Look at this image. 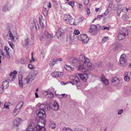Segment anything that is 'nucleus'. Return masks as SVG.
Wrapping results in <instances>:
<instances>
[{
  "instance_id": "f257e3e1",
  "label": "nucleus",
  "mask_w": 131,
  "mask_h": 131,
  "mask_svg": "<svg viewBox=\"0 0 131 131\" xmlns=\"http://www.w3.org/2000/svg\"><path fill=\"white\" fill-rule=\"evenodd\" d=\"M43 126H40L38 124L36 127L32 126L31 124H29L27 129V131H46L45 128Z\"/></svg>"
},
{
  "instance_id": "f03ea898",
  "label": "nucleus",
  "mask_w": 131,
  "mask_h": 131,
  "mask_svg": "<svg viewBox=\"0 0 131 131\" xmlns=\"http://www.w3.org/2000/svg\"><path fill=\"white\" fill-rule=\"evenodd\" d=\"M128 35V30L125 28H122L118 34V39L119 40L124 39Z\"/></svg>"
},
{
  "instance_id": "7ed1b4c3",
  "label": "nucleus",
  "mask_w": 131,
  "mask_h": 131,
  "mask_svg": "<svg viewBox=\"0 0 131 131\" xmlns=\"http://www.w3.org/2000/svg\"><path fill=\"white\" fill-rule=\"evenodd\" d=\"M72 64L78 68V70L79 71H84L85 66H81L79 61L77 59H74L72 60Z\"/></svg>"
},
{
  "instance_id": "20e7f679",
  "label": "nucleus",
  "mask_w": 131,
  "mask_h": 131,
  "mask_svg": "<svg viewBox=\"0 0 131 131\" xmlns=\"http://www.w3.org/2000/svg\"><path fill=\"white\" fill-rule=\"evenodd\" d=\"M104 27L103 26L101 27L99 24H97L96 25H92L90 28L89 29V32L94 35L96 34L97 33V30L99 28H100L101 29H102Z\"/></svg>"
},
{
  "instance_id": "39448f33",
  "label": "nucleus",
  "mask_w": 131,
  "mask_h": 131,
  "mask_svg": "<svg viewBox=\"0 0 131 131\" xmlns=\"http://www.w3.org/2000/svg\"><path fill=\"white\" fill-rule=\"evenodd\" d=\"M6 30L8 32L7 35L9 36L11 41H14V35L12 34V32L13 31V29L11 24H7Z\"/></svg>"
},
{
  "instance_id": "423d86ee",
  "label": "nucleus",
  "mask_w": 131,
  "mask_h": 131,
  "mask_svg": "<svg viewBox=\"0 0 131 131\" xmlns=\"http://www.w3.org/2000/svg\"><path fill=\"white\" fill-rule=\"evenodd\" d=\"M64 19L66 21L69 22L70 24H72L74 25H76V23L74 22L75 19L72 18L70 15H65Z\"/></svg>"
},
{
  "instance_id": "0eeeda50",
  "label": "nucleus",
  "mask_w": 131,
  "mask_h": 131,
  "mask_svg": "<svg viewBox=\"0 0 131 131\" xmlns=\"http://www.w3.org/2000/svg\"><path fill=\"white\" fill-rule=\"evenodd\" d=\"M59 104L56 102H54L53 104H48L46 106L48 110L52 109L55 111H57L59 108Z\"/></svg>"
},
{
  "instance_id": "6e6552de",
  "label": "nucleus",
  "mask_w": 131,
  "mask_h": 131,
  "mask_svg": "<svg viewBox=\"0 0 131 131\" xmlns=\"http://www.w3.org/2000/svg\"><path fill=\"white\" fill-rule=\"evenodd\" d=\"M42 34L41 36L40 37V40H45L47 38L52 39V36L50 35L47 31H44L43 32H42Z\"/></svg>"
},
{
  "instance_id": "1a4fd4ad",
  "label": "nucleus",
  "mask_w": 131,
  "mask_h": 131,
  "mask_svg": "<svg viewBox=\"0 0 131 131\" xmlns=\"http://www.w3.org/2000/svg\"><path fill=\"white\" fill-rule=\"evenodd\" d=\"M126 60L125 55L124 54H122L119 59L120 63L121 66H124L126 65Z\"/></svg>"
},
{
  "instance_id": "9d476101",
  "label": "nucleus",
  "mask_w": 131,
  "mask_h": 131,
  "mask_svg": "<svg viewBox=\"0 0 131 131\" xmlns=\"http://www.w3.org/2000/svg\"><path fill=\"white\" fill-rule=\"evenodd\" d=\"M80 38H81V40H82L84 44L87 43L88 41L89 40V38L87 35H86L82 34L80 36H79L78 38L79 39H80Z\"/></svg>"
},
{
  "instance_id": "9b49d317",
  "label": "nucleus",
  "mask_w": 131,
  "mask_h": 131,
  "mask_svg": "<svg viewBox=\"0 0 131 131\" xmlns=\"http://www.w3.org/2000/svg\"><path fill=\"white\" fill-rule=\"evenodd\" d=\"M40 24L41 27L42 32H43L44 31H47L46 28V21L43 19L40 20L39 19Z\"/></svg>"
},
{
  "instance_id": "f8f14e48",
  "label": "nucleus",
  "mask_w": 131,
  "mask_h": 131,
  "mask_svg": "<svg viewBox=\"0 0 131 131\" xmlns=\"http://www.w3.org/2000/svg\"><path fill=\"white\" fill-rule=\"evenodd\" d=\"M36 113L37 115L40 117L44 118L46 116L45 112L43 110H38L36 111Z\"/></svg>"
},
{
  "instance_id": "ddd939ff",
  "label": "nucleus",
  "mask_w": 131,
  "mask_h": 131,
  "mask_svg": "<svg viewBox=\"0 0 131 131\" xmlns=\"http://www.w3.org/2000/svg\"><path fill=\"white\" fill-rule=\"evenodd\" d=\"M72 82H70L69 83H71L73 85L76 84L77 86H79L80 85V83L79 78L75 76L74 79H72Z\"/></svg>"
},
{
  "instance_id": "4468645a",
  "label": "nucleus",
  "mask_w": 131,
  "mask_h": 131,
  "mask_svg": "<svg viewBox=\"0 0 131 131\" xmlns=\"http://www.w3.org/2000/svg\"><path fill=\"white\" fill-rule=\"evenodd\" d=\"M29 39L28 38H27L25 40L24 44L25 47L26 49L28 48L29 45H31L33 43V41H29Z\"/></svg>"
},
{
  "instance_id": "2eb2a0df",
  "label": "nucleus",
  "mask_w": 131,
  "mask_h": 131,
  "mask_svg": "<svg viewBox=\"0 0 131 131\" xmlns=\"http://www.w3.org/2000/svg\"><path fill=\"white\" fill-rule=\"evenodd\" d=\"M64 33V30L61 28H59L58 30L56 33V36L58 38H59L61 37Z\"/></svg>"
},
{
  "instance_id": "dca6fc26",
  "label": "nucleus",
  "mask_w": 131,
  "mask_h": 131,
  "mask_svg": "<svg viewBox=\"0 0 131 131\" xmlns=\"http://www.w3.org/2000/svg\"><path fill=\"white\" fill-rule=\"evenodd\" d=\"M52 75L54 77L61 78L63 75V73L62 72H54L51 73Z\"/></svg>"
},
{
  "instance_id": "f3484780",
  "label": "nucleus",
  "mask_w": 131,
  "mask_h": 131,
  "mask_svg": "<svg viewBox=\"0 0 131 131\" xmlns=\"http://www.w3.org/2000/svg\"><path fill=\"white\" fill-rule=\"evenodd\" d=\"M111 82L115 86H118L119 84V79L116 77L112 78Z\"/></svg>"
},
{
  "instance_id": "a211bd4d",
  "label": "nucleus",
  "mask_w": 131,
  "mask_h": 131,
  "mask_svg": "<svg viewBox=\"0 0 131 131\" xmlns=\"http://www.w3.org/2000/svg\"><path fill=\"white\" fill-rule=\"evenodd\" d=\"M79 75L81 79L84 82H86L88 78V75L86 73L79 74Z\"/></svg>"
},
{
  "instance_id": "6ab92c4d",
  "label": "nucleus",
  "mask_w": 131,
  "mask_h": 131,
  "mask_svg": "<svg viewBox=\"0 0 131 131\" xmlns=\"http://www.w3.org/2000/svg\"><path fill=\"white\" fill-rule=\"evenodd\" d=\"M35 78V77L31 73H29L26 78L27 83L31 82Z\"/></svg>"
},
{
  "instance_id": "aec40b11",
  "label": "nucleus",
  "mask_w": 131,
  "mask_h": 131,
  "mask_svg": "<svg viewBox=\"0 0 131 131\" xmlns=\"http://www.w3.org/2000/svg\"><path fill=\"white\" fill-rule=\"evenodd\" d=\"M21 122V119L17 117L14 121V125L15 126H18Z\"/></svg>"
},
{
  "instance_id": "412c9836",
  "label": "nucleus",
  "mask_w": 131,
  "mask_h": 131,
  "mask_svg": "<svg viewBox=\"0 0 131 131\" xmlns=\"http://www.w3.org/2000/svg\"><path fill=\"white\" fill-rule=\"evenodd\" d=\"M10 5L9 3L5 5L3 7L2 10L4 12L8 11L10 10Z\"/></svg>"
},
{
  "instance_id": "4be33fe9",
  "label": "nucleus",
  "mask_w": 131,
  "mask_h": 131,
  "mask_svg": "<svg viewBox=\"0 0 131 131\" xmlns=\"http://www.w3.org/2000/svg\"><path fill=\"white\" fill-rule=\"evenodd\" d=\"M9 48L7 47H5L4 51L6 52L5 57L8 59H10V56L9 51Z\"/></svg>"
},
{
  "instance_id": "5701e85b",
  "label": "nucleus",
  "mask_w": 131,
  "mask_h": 131,
  "mask_svg": "<svg viewBox=\"0 0 131 131\" xmlns=\"http://www.w3.org/2000/svg\"><path fill=\"white\" fill-rule=\"evenodd\" d=\"M31 22V24L32 25V27H35L36 29L37 30H38L39 29V27L38 25V22L37 21L35 22L34 21V20H31L30 22Z\"/></svg>"
},
{
  "instance_id": "b1692460",
  "label": "nucleus",
  "mask_w": 131,
  "mask_h": 131,
  "mask_svg": "<svg viewBox=\"0 0 131 131\" xmlns=\"http://www.w3.org/2000/svg\"><path fill=\"white\" fill-rule=\"evenodd\" d=\"M101 80L104 83L105 85H107L108 84V80L106 79L104 75H102L101 78Z\"/></svg>"
},
{
  "instance_id": "393cba45",
  "label": "nucleus",
  "mask_w": 131,
  "mask_h": 131,
  "mask_svg": "<svg viewBox=\"0 0 131 131\" xmlns=\"http://www.w3.org/2000/svg\"><path fill=\"white\" fill-rule=\"evenodd\" d=\"M85 57L84 56L83 54H81L79 56V61L81 65L83 64V63L85 60Z\"/></svg>"
},
{
  "instance_id": "a878e982",
  "label": "nucleus",
  "mask_w": 131,
  "mask_h": 131,
  "mask_svg": "<svg viewBox=\"0 0 131 131\" xmlns=\"http://www.w3.org/2000/svg\"><path fill=\"white\" fill-rule=\"evenodd\" d=\"M23 105V102L22 101H20L17 104L16 107L20 111L22 108Z\"/></svg>"
},
{
  "instance_id": "bb28decb",
  "label": "nucleus",
  "mask_w": 131,
  "mask_h": 131,
  "mask_svg": "<svg viewBox=\"0 0 131 131\" xmlns=\"http://www.w3.org/2000/svg\"><path fill=\"white\" fill-rule=\"evenodd\" d=\"M85 60L83 63V64L81 65L82 66H85V68H86V66L87 64H89V63H90V60L89 59L86 58H85Z\"/></svg>"
},
{
  "instance_id": "cd10ccee",
  "label": "nucleus",
  "mask_w": 131,
  "mask_h": 131,
  "mask_svg": "<svg viewBox=\"0 0 131 131\" xmlns=\"http://www.w3.org/2000/svg\"><path fill=\"white\" fill-rule=\"evenodd\" d=\"M8 82L7 81H4L3 82L2 90H3L4 89H6L7 88L8 86Z\"/></svg>"
},
{
  "instance_id": "c85d7f7f",
  "label": "nucleus",
  "mask_w": 131,
  "mask_h": 131,
  "mask_svg": "<svg viewBox=\"0 0 131 131\" xmlns=\"http://www.w3.org/2000/svg\"><path fill=\"white\" fill-rule=\"evenodd\" d=\"M22 76L21 75L19 76V83L20 86L22 87L23 86V83H22Z\"/></svg>"
},
{
  "instance_id": "c756f323",
  "label": "nucleus",
  "mask_w": 131,
  "mask_h": 131,
  "mask_svg": "<svg viewBox=\"0 0 131 131\" xmlns=\"http://www.w3.org/2000/svg\"><path fill=\"white\" fill-rule=\"evenodd\" d=\"M20 111L15 107L13 112L12 114L14 116H16Z\"/></svg>"
},
{
  "instance_id": "7c9ffc66",
  "label": "nucleus",
  "mask_w": 131,
  "mask_h": 131,
  "mask_svg": "<svg viewBox=\"0 0 131 131\" xmlns=\"http://www.w3.org/2000/svg\"><path fill=\"white\" fill-rule=\"evenodd\" d=\"M127 75L128 73L126 72L125 73L124 76V80L125 81L128 82L129 81L130 78Z\"/></svg>"
},
{
  "instance_id": "2f4dec72",
  "label": "nucleus",
  "mask_w": 131,
  "mask_h": 131,
  "mask_svg": "<svg viewBox=\"0 0 131 131\" xmlns=\"http://www.w3.org/2000/svg\"><path fill=\"white\" fill-rule=\"evenodd\" d=\"M64 67L67 70L69 71H73V68L68 65H65L64 66Z\"/></svg>"
},
{
  "instance_id": "473e14b6",
  "label": "nucleus",
  "mask_w": 131,
  "mask_h": 131,
  "mask_svg": "<svg viewBox=\"0 0 131 131\" xmlns=\"http://www.w3.org/2000/svg\"><path fill=\"white\" fill-rule=\"evenodd\" d=\"M46 106L44 104H42L40 105L39 106V109L38 110H43L44 111L45 110Z\"/></svg>"
},
{
  "instance_id": "72a5a7b5",
  "label": "nucleus",
  "mask_w": 131,
  "mask_h": 131,
  "mask_svg": "<svg viewBox=\"0 0 131 131\" xmlns=\"http://www.w3.org/2000/svg\"><path fill=\"white\" fill-rule=\"evenodd\" d=\"M31 73L35 77L38 73V71L37 70H33L30 73Z\"/></svg>"
},
{
  "instance_id": "f704fd0d",
  "label": "nucleus",
  "mask_w": 131,
  "mask_h": 131,
  "mask_svg": "<svg viewBox=\"0 0 131 131\" xmlns=\"http://www.w3.org/2000/svg\"><path fill=\"white\" fill-rule=\"evenodd\" d=\"M50 126L52 128H54L56 127L55 124L53 122H51L50 123Z\"/></svg>"
},
{
  "instance_id": "c9c22d12",
  "label": "nucleus",
  "mask_w": 131,
  "mask_h": 131,
  "mask_svg": "<svg viewBox=\"0 0 131 131\" xmlns=\"http://www.w3.org/2000/svg\"><path fill=\"white\" fill-rule=\"evenodd\" d=\"M86 66H87L88 68L90 69H92L94 68V66L91 63L87 64Z\"/></svg>"
},
{
  "instance_id": "e433bc0d",
  "label": "nucleus",
  "mask_w": 131,
  "mask_h": 131,
  "mask_svg": "<svg viewBox=\"0 0 131 131\" xmlns=\"http://www.w3.org/2000/svg\"><path fill=\"white\" fill-rule=\"evenodd\" d=\"M44 92L46 93H47V94L46 95L49 94L53 95L52 93L49 90L45 91Z\"/></svg>"
},
{
  "instance_id": "4c0bfd02",
  "label": "nucleus",
  "mask_w": 131,
  "mask_h": 131,
  "mask_svg": "<svg viewBox=\"0 0 131 131\" xmlns=\"http://www.w3.org/2000/svg\"><path fill=\"white\" fill-rule=\"evenodd\" d=\"M20 61L21 64H26L27 62L26 60L23 58H21L20 59Z\"/></svg>"
},
{
  "instance_id": "58836bf2",
  "label": "nucleus",
  "mask_w": 131,
  "mask_h": 131,
  "mask_svg": "<svg viewBox=\"0 0 131 131\" xmlns=\"http://www.w3.org/2000/svg\"><path fill=\"white\" fill-rule=\"evenodd\" d=\"M111 9V7L108 6V9H107V11H106L104 14L105 15H106L108 14L109 12L110 11Z\"/></svg>"
},
{
  "instance_id": "ea45409f",
  "label": "nucleus",
  "mask_w": 131,
  "mask_h": 131,
  "mask_svg": "<svg viewBox=\"0 0 131 131\" xmlns=\"http://www.w3.org/2000/svg\"><path fill=\"white\" fill-rule=\"evenodd\" d=\"M13 74L14 73H13L12 72H11L10 73L9 75L10 76V78H9V82H10L13 81L14 80L12 78V76Z\"/></svg>"
},
{
  "instance_id": "a19ab883",
  "label": "nucleus",
  "mask_w": 131,
  "mask_h": 131,
  "mask_svg": "<svg viewBox=\"0 0 131 131\" xmlns=\"http://www.w3.org/2000/svg\"><path fill=\"white\" fill-rule=\"evenodd\" d=\"M63 129L64 131H73L72 129L69 127L64 128Z\"/></svg>"
},
{
  "instance_id": "79ce46f5",
  "label": "nucleus",
  "mask_w": 131,
  "mask_h": 131,
  "mask_svg": "<svg viewBox=\"0 0 131 131\" xmlns=\"http://www.w3.org/2000/svg\"><path fill=\"white\" fill-rule=\"evenodd\" d=\"M74 2L73 1L72 2H70L68 3V4L70 5L73 7L74 6Z\"/></svg>"
},
{
  "instance_id": "37998d69",
  "label": "nucleus",
  "mask_w": 131,
  "mask_h": 131,
  "mask_svg": "<svg viewBox=\"0 0 131 131\" xmlns=\"http://www.w3.org/2000/svg\"><path fill=\"white\" fill-rule=\"evenodd\" d=\"M55 64V63L54 62V61H53V59H52L50 61L49 63V65L51 66H53Z\"/></svg>"
},
{
  "instance_id": "c03bdc74",
  "label": "nucleus",
  "mask_w": 131,
  "mask_h": 131,
  "mask_svg": "<svg viewBox=\"0 0 131 131\" xmlns=\"http://www.w3.org/2000/svg\"><path fill=\"white\" fill-rule=\"evenodd\" d=\"M108 37H104L103 38V39H102V42H106L107 41V40L108 39Z\"/></svg>"
},
{
  "instance_id": "a18cd8bd",
  "label": "nucleus",
  "mask_w": 131,
  "mask_h": 131,
  "mask_svg": "<svg viewBox=\"0 0 131 131\" xmlns=\"http://www.w3.org/2000/svg\"><path fill=\"white\" fill-rule=\"evenodd\" d=\"M74 33L75 35H77L80 34V32L78 30L75 29L74 30Z\"/></svg>"
},
{
  "instance_id": "49530a36",
  "label": "nucleus",
  "mask_w": 131,
  "mask_h": 131,
  "mask_svg": "<svg viewBox=\"0 0 131 131\" xmlns=\"http://www.w3.org/2000/svg\"><path fill=\"white\" fill-rule=\"evenodd\" d=\"M128 9L125 8H124L122 9L123 12H124L125 13H126L128 12Z\"/></svg>"
},
{
  "instance_id": "de8ad7c7",
  "label": "nucleus",
  "mask_w": 131,
  "mask_h": 131,
  "mask_svg": "<svg viewBox=\"0 0 131 131\" xmlns=\"http://www.w3.org/2000/svg\"><path fill=\"white\" fill-rule=\"evenodd\" d=\"M31 41H33V42L34 43V35L33 34H31Z\"/></svg>"
},
{
  "instance_id": "09e8293b",
  "label": "nucleus",
  "mask_w": 131,
  "mask_h": 131,
  "mask_svg": "<svg viewBox=\"0 0 131 131\" xmlns=\"http://www.w3.org/2000/svg\"><path fill=\"white\" fill-rule=\"evenodd\" d=\"M8 43L11 47L12 48H13V46H14V44L12 43V42L11 41H9L8 42Z\"/></svg>"
},
{
  "instance_id": "8fccbe9b",
  "label": "nucleus",
  "mask_w": 131,
  "mask_h": 131,
  "mask_svg": "<svg viewBox=\"0 0 131 131\" xmlns=\"http://www.w3.org/2000/svg\"><path fill=\"white\" fill-rule=\"evenodd\" d=\"M28 67L29 68L31 69H32L34 68V66L30 64H29L28 65Z\"/></svg>"
},
{
  "instance_id": "3c124183",
  "label": "nucleus",
  "mask_w": 131,
  "mask_h": 131,
  "mask_svg": "<svg viewBox=\"0 0 131 131\" xmlns=\"http://www.w3.org/2000/svg\"><path fill=\"white\" fill-rule=\"evenodd\" d=\"M43 8L44 10L46 11V12L48 11L49 10V8H48V7H47V8L45 7L44 6L43 7Z\"/></svg>"
},
{
  "instance_id": "603ef678",
  "label": "nucleus",
  "mask_w": 131,
  "mask_h": 131,
  "mask_svg": "<svg viewBox=\"0 0 131 131\" xmlns=\"http://www.w3.org/2000/svg\"><path fill=\"white\" fill-rule=\"evenodd\" d=\"M123 109H121L119 110L118 113V115L121 114L123 112Z\"/></svg>"
},
{
  "instance_id": "864d4df0",
  "label": "nucleus",
  "mask_w": 131,
  "mask_h": 131,
  "mask_svg": "<svg viewBox=\"0 0 131 131\" xmlns=\"http://www.w3.org/2000/svg\"><path fill=\"white\" fill-rule=\"evenodd\" d=\"M89 0H85L84 2V4L85 5H87L88 4L89 2Z\"/></svg>"
},
{
  "instance_id": "5fc2aeb1",
  "label": "nucleus",
  "mask_w": 131,
  "mask_h": 131,
  "mask_svg": "<svg viewBox=\"0 0 131 131\" xmlns=\"http://www.w3.org/2000/svg\"><path fill=\"white\" fill-rule=\"evenodd\" d=\"M122 5L121 4H118V6H117V7L118 8L120 9L121 8H122Z\"/></svg>"
},
{
  "instance_id": "6e6d98bb",
  "label": "nucleus",
  "mask_w": 131,
  "mask_h": 131,
  "mask_svg": "<svg viewBox=\"0 0 131 131\" xmlns=\"http://www.w3.org/2000/svg\"><path fill=\"white\" fill-rule=\"evenodd\" d=\"M6 103H5L4 104V106L5 108H6L7 109H9V107L8 105H5Z\"/></svg>"
},
{
  "instance_id": "4d7b16f0",
  "label": "nucleus",
  "mask_w": 131,
  "mask_h": 131,
  "mask_svg": "<svg viewBox=\"0 0 131 131\" xmlns=\"http://www.w3.org/2000/svg\"><path fill=\"white\" fill-rule=\"evenodd\" d=\"M87 15H89L90 14V9H89V8H88L87 9Z\"/></svg>"
},
{
  "instance_id": "13d9d810",
  "label": "nucleus",
  "mask_w": 131,
  "mask_h": 131,
  "mask_svg": "<svg viewBox=\"0 0 131 131\" xmlns=\"http://www.w3.org/2000/svg\"><path fill=\"white\" fill-rule=\"evenodd\" d=\"M53 61L54 62H55V64L57 63H58V61L57 59H53Z\"/></svg>"
},
{
  "instance_id": "bf43d9fd",
  "label": "nucleus",
  "mask_w": 131,
  "mask_h": 131,
  "mask_svg": "<svg viewBox=\"0 0 131 131\" xmlns=\"http://www.w3.org/2000/svg\"><path fill=\"white\" fill-rule=\"evenodd\" d=\"M62 95L63 98H64L66 97L68 95H67L65 94H62Z\"/></svg>"
},
{
  "instance_id": "052dcab7",
  "label": "nucleus",
  "mask_w": 131,
  "mask_h": 131,
  "mask_svg": "<svg viewBox=\"0 0 131 131\" xmlns=\"http://www.w3.org/2000/svg\"><path fill=\"white\" fill-rule=\"evenodd\" d=\"M113 3L112 2H110V4H109V6L111 7L113 5Z\"/></svg>"
},
{
  "instance_id": "680f3d73",
  "label": "nucleus",
  "mask_w": 131,
  "mask_h": 131,
  "mask_svg": "<svg viewBox=\"0 0 131 131\" xmlns=\"http://www.w3.org/2000/svg\"><path fill=\"white\" fill-rule=\"evenodd\" d=\"M31 60L30 61L31 62H34V61L35 60H34V58L33 57V56H31Z\"/></svg>"
},
{
  "instance_id": "e2e57ef3",
  "label": "nucleus",
  "mask_w": 131,
  "mask_h": 131,
  "mask_svg": "<svg viewBox=\"0 0 131 131\" xmlns=\"http://www.w3.org/2000/svg\"><path fill=\"white\" fill-rule=\"evenodd\" d=\"M13 73H14V74H15V75L16 74H17V71H16L15 70H14L13 71Z\"/></svg>"
},
{
  "instance_id": "0e129e2a",
  "label": "nucleus",
  "mask_w": 131,
  "mask_h": 131,
  "mask_svg": "<svg viewBox=\"0 0 131 131\" xmlns=\"http://www.w3.org/2000/svg\"><path fill=\"white\" fill-rule=\"evenodd\" d=\"M47 7H48V8H51V4L50 3H49V5H48L47 6Z\"/></svg>"
},
{
  "instance_id": "69168bd1",
  "label": "nucleus",
  "mask_w": 131,
  "mask_h": 131,
  "mask_svg": "<svg viewBox=\"0 0 131 131\" xmlns=\"http://www.w3.org/2000/svg\"><path fill=\"white\" fill-rule=\"evenodd\" d=\"M7 104L8 105V106H11L13 105V104L9 102H8L7 103Z\"/></svg>"
},
{
  "instance_id": "338daca9",
  "label": "nucleus",
  "mask_w": 131,
  "mask_h": 131,
  "mask_svg": "<svg viewBox=\"0 0 131 131\" xmlns=\"http://www.w3.org/2000/svg\"><path fill=\"white\" fill-rule=\"evenodd\" d=\"M59 97L60 99H62L63 98L62 95V94L59 95Z\"/></svg>"
},
{
  "instance_id": "774afa93",
  "label": "nucleus",
  "mask_w": 131,
  "mask_h": 131,
  "mask_svg": "<svg viewBox=\"0 0 131 131\" xmlns=\"http://www.w3.org/2000/svg\"><path fill=\"white\" fill-rule=\"evenodd\" d=\"M74 131H82V130H81L77 129H75L74 130Z\"/></svg>"
}]
</instances>
